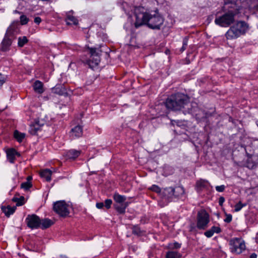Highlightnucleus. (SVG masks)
I'll use <instances>...</instances> for the list:
<instances>
[{
	"mask_svg": "<svg viewBox=\"0 0 258 258\" xmlns=\"http://www.w3.org/2000/svg\"><path fill=\"white\" fill-rule=\"evenodd\" d=\"M240 31H238L235 28V25L231 26L225 34L228 39H235L241 36Z\"/></svg>",
	"mask_w": 258,
	"mask_h": 258,
	"instance_id": "nucleus-13",
	"label": "nucleus"
},
{
	"mask_svg": "<svg viewBox=\"0 0 258 258\" xmlns=\"http://www.w3.org/2000/svg\"><path fill=\"white\" fill-rule=\"evenodd\" d=\"M6 77L0 73V88L5 83Z\"/></svg>",
	"mask_w": 258,
	"mask_h": 258,
	"instance_id": "nucleus-38",
	"label": "nucleus"
},
{
	"mask_svg": "<svg viewBox=\"0 0 258 258\" xmlns=\"http://www.w3.org/2000/svg\"><path fill=\"white\" fill-rule=\"evenodd\" d=\"M28 39L26 36H23V37H19L18 38V46L19 47H23L26 43L28 42Z\"/></svg>",
	"mask_w": 258,
	"mask_h": 258,
	"instance_id": "nucleus-31",
	"label": "nucleus"
},
{
	"mask_svg": "<svg viewBox=\"0 0 258 258\" xmlns=\"http://www.w3.org/2000/svg\"><path fill=\"white\" fill-rule=\"evenodd\" d=\"M53 210L61 217L69 215V206L63 201H57L53 204Z\"/></svg>",
	"mask_w": 258,
	"mask_h": 258,
	"instance_id": "nucleus-6",
	"label": "nucleus"
},
{
	"mask_svg": "<svg viewBox=\"0 0 258 258\" xmlns=\"http://www.w3.org/2000/svg\"><path fill=\"white\" fill-rule=\"evenodd\" d=\"M16 208L15 207H12L10 206H8L7 207H2V210L3 212L5 214V215L7 217H9L11 214H13V213L15 212L16 210Z\"/></svg>",
	"mask_w": 258,
	"mask_h": 258,
	"instance_id": "nucleus-24",
	"label": "nucleus"
},
{
	"mask_svg": "<svg viewBox=\"0 0 258 258\" xmlns=\"http://www.w3.org/2000/svg\"><path fill=\"white\" fill-rule=\"evenodd\" d=\"M229 244L231 246V251L237 254L241 253L245 248V243L241 238H235L231 239Z\"/></svg>",
	"mask_w": 258,
	"mask_h": 258,
	"instance_id": "nucleus-5",
	"label": "nucleus"
},
{
	"mask_svg": "<svg viewBox=\"0 0 258 258\" xmlns=\"http://www.w3.org/2000/svg\"><path fill=\"white\" fill-rule=\"evenodd\" d=\"M187 112L193 114L195 116L196 119L199 121H204L210 115L209 113L205 112L204 110L198 107H194L193 109L188 110Z\"/></svg>",
	"mask_w": 258,
	"mask_h": 258,
	"instance_id": "nucleus-10",
	"label": "nucleus"
},
{
	"mask_svg": "<svg viewBox=\"0 0 258 258\" xmlns=\"http://www.w3.org/2000/svg\"><path fill=\"white\" fill-rule=\"evenodd\" d=\"M189 98L187 96L176 93L168 97L165 102L166 107L172 110L178 111L184 108L186 106H190Z\"/></svg>",
	"mask_w": 258,
	"mask_h": 258,
	"instance_id": "nucleus-2",
	"label": "nucleus"
},
{
	"mask_svg": "<svg viewBox=\"0 0 258 258\" xmlns=\"http://www.w3.org/2000/svg\"><path fill=\"white\" fill-rule=\"evenodd\" d=\"M52 90L54 93L59 95L67 96L68 95L66 88L62 85H57Z\"/></svg>",
	"mask_w": 258,
	"mask_h": 258,
	"instance_id": "nucleus-15",
	"label": "nucleus"
},
{
	"mask_svg": "<svg viewBox=\"0 0 258 258\" xmlns=\"http://www.w3.org/2000/svg\"><path fill=\"white\" fill-rule=\"evenodd\" d=\"M127 204H114V206L116 210L120 214H123L125 212V210L127 207Z\"/></svg>",
	"mask_w": 258,
	"mask_h": 258,
	"instance_id": "nucleus-26",
	"label": "nucleus"
},
{
	"mask_svg": "<svg viewBox=\"0 0 258 258\" xmlns=\"http://www.w3.org/2000/svg\"><path fill=\"white\" fill-rule=\"evenodd\" d=\"M253 7L255 9V10H258V4H256L255 5H254Z\"/></svg>",
	"mask_w": 258,
	"mask_h": 258,
	"instance_id": "nucleus-47",
	"label": "nucleus"
},
{
	"mask_svg": "<svg viewBox=\"0 0 258 258\" xmlns=\"http://www.w3.org/2000/svg\"><path fill=\"white\" fill-rule=\"evenodd\" d=\"M150 189L154 191V192H156L157 193H160L161 192V189L160 188L156 185H153L150 188Z\"/></svg>",
	"mask_w": 258,
	"mask_h": 258,
	"instance_id": "nucleus-37",
	"label": "nucleus"
},
{
	"mask_svg": "<svg viewBox=\"0 0 258 258\" xmlns=\"http://www.w3.org/2000/svg\"><path fill=\"white\" fill-rule=\"evenodd\" d=\"M181 244L178 243V242H174L173 243H171L170 244V247L171 248H175L177 249L180 247Z\"/></svg>",
	"mask_w": 258,
	"mask_h": 258,
	"instance_id": "nucleus-40",
	"label": "nucleus"
},
{
	"mask_svg": "<svg viewBox=\"0 0 258 258\" xmlns=\"http://www.w3.org/2000/svg\"><path fill=\"white\" fill-rule=\"evenodd\" d=\"M216 189L218 192H222L225 189V186L224 185H222L220 186H217L216 187Z\"/></svg>",
	"mask_w": 258,
	"mask_h": 258,
	"instance_id": "nucleus-41",
	"label": "nucleus"
},
{
	"mask_svg": "<svg viewBox=\"0 0 258 258\" xmlns=\"http://www.w3.org/2000/svg\"><path fill=\"white\" fill-rule=\"evenodd\" d=\"M135 15V25L136 28L146 24L151 29L159 30L164 22L163 18L159 14L157 10L147 12L143 7H136Z\"/></svg>",
	"mask_w": 258,
	"mask_h": 258,
	"instance_id": "nucleus-1",
	"label": "nucleus"
},
{
	"mask_svg": "<svg viewBox=\"0 0 258 258\" xmlns=\"http://www.w3.org/2000/svg\"><path fill=\"white\" fill-rule=\"evenodd\" d=\"M246 205L243 204L242 203L239 201L235 206V211L238 212L243 207H245Z\"/></svg>",
	"mask_w": 258,
	"mask_h": 258,
	"instance_id": "nucleus-32",
	"label": "nucleus"
},
{
	"mask_svg": "<svg viewBox=\"0 0 258 258\" xmlns=\"http://www.w3.org/2000/svg\"><path fill=\"white\" fill-rule=\"evenodd\" d=\"M25 134L19 132L18 131L16 130L14 133V136L17 141L19 142H21L25 137Z\"/></svg>",
	"mask_w": 258,
	"mask_h": 258,
	"instance_id": "nucleus-28",
	"label": "nucleus"
},
{
	"mask_svg": "<svg viewBox=\"0 0 258 258\" xmlns=\"http://www.w3.org/2000/svg\"><path fill=\"white\" fill-rule=\"evenodd\" d=\"M232 220V215L230 214L226 215V218L224 220V221L227 223H229Z\"/></svg>",
	"mask_w": 258,
	"mask_h": 258,
	"instance_id": "nucleus-42",
	"label": "nucleus"
},
{
	"mask_svg": "<svg viewBox=\"0 0 258 258\" xmlns=\"http://www.w3.org/2000/svg\"><path fill=\"white\" fill-rule=\"evenodd\" d=\"M13 201L17 203L16 205L17 206H22L25 203V198L23 196H21L19 198L14 197L13 199Z\"/></svg>",
	"mask_w": 258,
	"mask_h": 258,
	"instance_id": "nucleus-30",
	"label": "nucleus"
},
{
	"mask_svg": "<svg viewBox=\"0 0 258 258\" xmlns=\"http://www.w3.org/2000/svg\"><path fill=\"white\" fill-rule=\"evenodd\" d=\"M181 255L176 251H168L166 253V258H181Z\"/></svg>",
	"mask_w": 258,
	"mask_h": 258,
	"instance_id": "nucleus-29",
	"label": "nucleus"
},
{
	"mask_svg": "<svg viewBox=\"0 0 258 258\" xmlns=\"http://www.w3.org/2000/svg\"><path fill=\"white\" fill-rule=\"evenodd\" d=\"M209 184L207 180L201 179L197 182V187L198 190L206 188Z\"/></svg>",
	"mask_w": 258,
	"mask_h": 258,
	"instance_id": "nucleus-27",
	"label": "nucleus"
},
{
	"mask_svg": "<svg viewBox=\"0 0 258 258\" xmlns=\"http://www.w3.org/2000/svg\"><path fill=\"white\" fill-rule=\"evenodd\" d=\"M256 124L258 126V121H256Z\"/></svg>",
	"mask_w": 258,
	"mask_h": 258,
	"instance_id": "nucleus-49",
	"label": "nucleus"
},
{
	"mask_svg": "<svg viewBox=\"0 0 258 258\" xmlns=\"http://www.w3.org/2000/svg\"><path fill=\"white\" fill-rule=\"evenodd\" d=\"M53 222L51 220L45 218L40 220V227L42 229H46L53 225Z\"/></svg>",
	"mask_w": 258,
	"mask_h": 258,
	"instance_id": "nucleus-21",
	"label": "nucleus"
},
{
	"mask_svg": "<svg viewBox=\"0 0 258 258\" xmlns=\"http://www.w3.org/2000/svg\"><path fill=\"white\" fill-rule=\"evenodd\" d=\"M88 48L89 50L91 57L90 61H91L95 65H98L100 61V53L99 51H97L96 49L94 48H90L88 47Z\"/></svg>",
	"mask_w": 258,
	"mask_h": 258,
	"instance_id": "nucleus-12",
	"label": "nucleus"
},
{
	"mask_svg": "<svg viewBox=\"0 0 258 258\" xmlns=\"http://www.w3.org/2000/svg\"><path fill=\"white\" fill-rule=\"evenodd\" d=\"M32 179V177L31 176H28V178H27V179L29 180H31Z\"/></svg>",
	"mask_w": 258,
	"mask_h": 258,
	"instance_id": "nucleus-48",
	"label": "nucleus"
},
{
	"mask_svg": "<svg viewBox=\"0 0 258 258\" xmlns=\"http://www.w3.org/2000/svg\"><path fill=\"white\" fill-rule=\"evenodd\" d=\"M33 88L35 91L38 93L41 94L43 92V84L39 81H36L33 85Z\"/></svg>",
	"mask_w": 258,
	"mask_h": 258,
	"instance_id": "nucleus-23",
	"label": "nucleus"
},
{
	"mask_svg": "<svg viewBox=\"0 0 258 258\" xmlns=\"http://www.w3.org/2000/svg\"><path fill=\"white\" fill-rule=\"evenodd\" d=\"M235 25V28L238 31H240L241 35L244 34L248 29V25L244 21L237 22Z\"/></svg>",
	"mask_w": 258,
	"mask_h": 258,
	"instance_id": "nucleus-14",
	"label": "nucleus"
},
{
	"mask_svg": "<svg viewBox=\"0 0 258 258\" xmlns=\"http://www.w3.org/2000/svg\"><path fill=\"white\" fill-rule=\"evenodd\" d=\"M26 222L27 226L31 229L40 227V219L36 215H28L26 219Z\"/></svg>",
	"mask_w": 258,
	"mask_h": 258,
	"instance_id": "nucleus-9",
	"label": "nucleus"
},
{
	"mask_svg": "<svg viewBox=\"0 0 258 258\" xmlns=\"http://www.w3.org/2000/svg\"><path fill=\"white\" fill-rule=\"evenodd\" d=\"M221 232V229L218 226H213L210 229L206 231L205 235L208 237H211L215 233H219Z\"/></svg>",
	"mask_w": 258,
	"mask_h": 258,
	"instance_id": "nucleus-20",
	"label": "nucleus"
},
{
	"mask_svg": "<svg viewBox=\"0 0 258 258\" xmlns=\"http://www.w3.org/2000/svg\"><path fill=\"white\" fill-rule=\"evenodd\" d=\"M104 206L103 203H98L96 204V207L98 209H102Z\"/></svg>",
	"mask_w": 258,
	"mask_h": 258,
	"instance_id": "nucleus-44",
	"label": "nucleus"
},
{
	"mask_svg": "<svg viewBox=\"0 0 258 258\" xmlns=\"http://www.w3.org/2000/svg\"><path fill=\"white\" fill-rule=\"evenodd\" d=\"M41 22V19L40 17H37L35 18L34 22L36 24H39Z\"/></svg>",
	"mask_w": 258,
	"mask_h": 258,
	"instance_id": "nucleus-43",
	"label": "nucleus"
},
{
	"mask_svg": "<svg viewBox=\"0 0 258 258\" xmlns=\"http://www.w3.org/2000/svg\"><path fill=\"white\" fill-rule=\"evenodd\" d=\"M52 172L49 169H45L40 172V175L42 177L45 178L47 181L51 180V175Z\"/></svg>",
	"mask_w": 258,
	"mask_h": 258,
	"instance_id": "nucleus-25",
	"label": "nucleus"
},
{
	"mask_svg": "<svg viewBox=\"0 0 258 258\" xmlns=\"http://www.w3.org/2000/svg\"><path fill=\"white\" fill-rule=\"evenodd\" d=\"M113 199L116 203V204H127V203L125 202L126 199V197L125 196L120 195L118 193H115L114 194Z\"/></svg>",
	"mask_w": 258,
	"mask_h": 258,
	"instance_id": "nucleus-22",
	"label": "nucleus"
},
{
	"mask_svg": "<svg viewBox=\"0 0 258 258\" xmlns=\"http://www.w3.org/2000/svg\"><path fill=\"white\" fill-rule=\"evenodd\" d=\"M209 214L205 211H201L198 214L197 227L200 229H205L209 222Z\"/></svg>",
	"mask_w": 258,
	"mask_h": 258,
	"instance_id": "nucleus-7",
	"label": "nucleus"
},
{
	"mask_svg": "<svg viewBox=\"0 0 258 258\" xmlns=\"http://www.w3.org/2000/svg\"><path fill=\"white\" fill-rule=\"evenodd\" d=\"M28 22V19L25 15H22L20 17V22L22 25L26 24Z\"/></svg>",
	"mask_w": 258,
	"mask_h": 258,
	"instance_id": "nucleus-36",
	"label": "nucleus"
},
{
	"mask_svg": "<svg viewBox=\"0 0 258 258\" xmlns=\"http://www.w3.org/2000/svg\"><path fill=\"white\" fill-rule=\"evenodd\" d=\"M31 186H32V184L29 181L23 182L21 184V187L22 188L25 189V190L28 189L29 188H30L31 187Z\"/></svg>",
	"mask_w": 258,
	"mask_h": 258,
	"instance_id": "nucleus-33",
	"label": "nucleus"
},
{
	"mask_svg": "<svg viewBox=\"0 0 258 258\" xmlns=\"http://www.w3.org/2000/svg\"><path fill=\"white\" fill-rule=\"evenodd\" d=\"M183 193V190L181 187H177L175 188L169 187L164 188L162 194L163 197L169 199L173 196L178 197L179 194H182Z\"/></svg>",
	"mask_w": 258,
	"mask_h": 258,
	"instance_id": "nucleus-8",
	"label": "nucleus"
},
{
	"mask_svg": "<svg viewBox=\"0 0 258 258\" xmlns=\"http://www.w3.org/2000/svg\"><path fill=\"white\" fill-rule=\"evenodd\" d=\"M172 124H173V121H171Z\"/></svg>",
	"mask_w": 258,
	"mask_h": 258,
	"instance_id": "nucleus-50",
	"label": "nucleus"
},
{
	"mask_svg": "<svg viewBox=\"0 0 258 258\" xmlns=\"http://www.w3.org/2000/svg\"><path fill=\"white\" fill-rule=\"evenodd\" d=\"M72 13L73 12L71 11L67 14L66 23L68 25L72 24L77 25L78 24V21L76 17L72 15Z\"/></svg>",
	"mask_w": 258,
	"mask_h": 258,
	"instance_id": "nucleus-16",
	"label": "nucleus"
},
{
	"mask_svg": "<svg viewBox=\"0 0 258 258\" xmlns=\"http://www.w3.org/2000/svg\"><path fill=\"white\" fill-rule=\"evenodd\" d=\"M45 122V120H40V119L38 118L34 123L30 125L29 132L32 135H35L37 132L40 130L41 127L44 125Z\"/></svg>",
	"mask_w": 258,
	"mask_h": 258,
	"instance_id": "nucleus-11",
	"label": "nucleus"
},
{
	"mask_svg": "<svg viewBox=\"0 0 258 258\" xmlns=\"http://www.w3.org/2000/svg\"><path fill=\"white\" fill-rule=\"evenodd\" d=\"M235 16V12L232 11H228L222 16L216 18L215 23L221 27H228L234 22Z\"/></svg>",
	"mask_w": 258,
	"mask_h": 258,
	"instance_id": "nucleus-4",
	"label": "nucleus"
},
{
	"mask_svg": "<svg viewBox=\"0 0 258 258\" xmlns=\"http://www.w3.org/2000/svg\"><path fill=\"white\" fill-rule=\"evenodd\" d=\"M82 128L80 125H77L71 130V136L73 138L80 137L82 135Z\"/></svg>",
	"mask_w": 258,
	"mask_h": 258,
	"instance_id": "nucleus-17",
	"label": "nucleus"
},
{
	"mask_svg": "<svg viewBox=\"0 0 258 258\" xmlns=\"http://www.w3.org/2000/svg\"><path fill=\"white\" fill-rule=\"evenodd\" d=\"M20 154L14 149H9L7 151V158L11 163H13L15 160V155Z\"/></svg>",
	"mask_w": 258,
	"mask_h": 258,
	"instance_id": "nucleus-19",
	"label": "nucleus"
},
{
	"mask_svg": "<svg viewBox=\"0 0 258 258\" xmlns=\"http://www.w3.org/2000/svg\"><path fill=\"white\" fill-rule=\"evenodd\" d=\"M18 32L17 26L16 24H12L8 28L5 37L1 43V50L5 51L9 49L12 41L16 38Z\"/></svg>",
	"mask_w": 258,
	"mask_h": 258,
	"instance_id": "nucleus-3",
	"label": "nucleus"
},
{
	"mask_svg": "<svg viewBox=\"0 0 258 258\" xmlns=\"http://www.w3.org/2000/svg\"><path fill=\"white\" fill-rule=\"evenodd\" d=\"M81 153V151L74 149L70 150L66 154V158L70 159H75Z\"/></svg>",
	"mask_w": 258,
	"mask_h": 258,
	"instance_id": "nucleus-18",
	"label": "nucleus"
},
{
	"mask_svg": "<svg viewBox=\"0 0 258 258\" xmlns=\"http://www.w3.org/2000/svg\"><path fill=\"white\" fill-rule=\"evenodd\" d=\"M112 204V201L110 199H107L105 201L104 206L106 208V209H109L111 207V205Z\"/></svg>",
	"mask_w": 258,
	"mask_h": 258,
	"instance_id": "nucleus-39",
	"label": "nucleus"
},
{
	"mask_svg": "<svg viewBox=\"0 0 258 258\" xmlns=\"http://www.w3.org/2000/svg\"><path fill=\"white\" fill-rule=\"evenodd\" d=\"M257 255L255 253H252L250 256V258H256Z\"/></svg>",
	"mask_w": 258,
	"mask_h": 258,
	"instance_id": "nucleus-46",
	"label": "nucleus"
},
{
	"mask_svg": "<svg viewBox=\"0 0 258 258\" xmlns=\"http://www.w3.org/2000/svg\"><path fill=\"white\" fill-rule=\"evenodd\" d=\"M142 231L140 228L138 226H134L133 228V233L138 235H140L142 234Z\"/></svg>",
	"mask_w": 258,
	"mask_h": 258,
	"instance_id": "nucleus-34",
	"label": "nucleus"
},
{
	"mask_svg": "<svg viewBox=\"0 0 258 258\" xmlns=\"http://www.w3.org/2000/svg\"><path fill=\"white\" fill-rule=\"evenodd\" d=\"M187 40H188V39L186 37H185L183 39L182 46L180 49L181 52H183L184 50H185L186 46L187 45Z\"/></svg>",
	"mask_w": 258,
	"mask_h": 258,
	"instance_id": "nucleus-35",
	"label": "nucleus"
},
{
	"mask_svg": "<svg viewBox=\"0 0 258 258\" xmlns=\"http://www.w3.org/2000/svg\"><path fill=\"white\" fill-rule=\"evenodd\" d=\"M225 201V199L223 197H221L219 199V204L220 206H222Z\"/></svg>",
	"mask_w": 258,
	"mask_h": 258,
	"instance_id": "nucleus-45",
	"label": "nucleus"
}]
</instances>
